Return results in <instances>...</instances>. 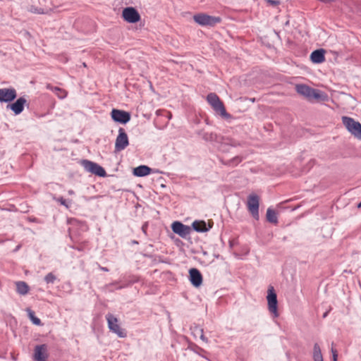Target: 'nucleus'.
<instances>
[{
	"label": "nucleus",
	"mask_w": 361,
	"mask_h": 361,
	"mask_svg": "<svg viewBox=\"0 0 361 361\" xmlns=\"http://www.w3.org/2000/svg\"><path fill=\"white\" fill-rule=\"evenodd\" d=\"M111 115L114 121L122 124H126L130 120V113L123 110L114 109L111 111Z\"/></svg>",
	"instance_id": "ddd939ff"
},
{
	"label": "nucleus",
	"mask_w": 361,
	"mask_h": 361,
	"mask_svg": "<svg viewBox=\"0 0 361 361\" xmlns=\"http://www.w3.org/2000/svg\"><path fill=\"white\" fill-rule=\"evenodd\" d=\"M188 348L190 350L205 358V357L202 354V353H206L203 348L199 347L196 344L190 345Z\"/></svg>",
	"instance_id": "7c9ffc66"
},
{
	"label": "nucleus",
	"mask_w": 361,
	"mask_h": 361,
	"mask_svg": "<svg viewBox=\"0 0 361 361\" xmlns=\"http://www.w3.org/2000/svg\"><path fill=\"white\" fill-rule=\"evenodd\" d=\"M106 319L108 327L111 331L115 333L120 338H125L126 336V331L120 327L118 319L116 317L109 313L106 315Z\"/></svg>",
	"instance_id": "0eeeda50"
},
{
	"label": "nucleus",
	"mask_w": 361,
	"mask_h": 361,
	"mask_svg": "<svg viewBox=\"0 0 361 361\" xmlns=\"http://www.w3.org/2000/svg\"><path fill=\"white\" fill-rule=\"evenodd\" d=\"M56 280V276L51 272L47 274L44 277V281L48 284L54 283Z\"/></svg>",
	"instance_id": "2f4dec72"
},
{
	"label": "nucleus",
	"mask_w": 361,
	"mask_h": 361,
	"mask_svg": "<svg viewBox=\"0 0 361 361\" xmlns=\"http://www.w3.org/2000/svg\"><path fill=\"white\" fill-rule=\"evenodd\" d=\"M117 283H118L117 282L111 283L109 284L108 286L109 287L114 286H116Z\"/></svg>",
	"instance_id": "58836bf2"
},
{
	"label": "nucleus",
	"mask_w": 361,
	"mask_h": 361,
	"mask_svg": "<svg viewBox=\"0 0 361 361\" xmlns=\"http://www.w3.org/2000/svg\"><path fill=\"white\" fill-rule=\"evenodd\" d=\"M207 100L208 103L212 106L213 109L218 114H219L222 117L229 118L230 114H228L225 109V106L223 102L220 100L218 95L215 93H209L207 97Z\"/></svg>",
	"instance_id": "7ed1b4c3"
},
{
	"label": "nucleus",
	"mask_w": 361,
	"mask_h": 361,
	"mask_svg": "<svg viewBox=\"0 0 361 361\" xmlns=\"http://www.w3.org/2000/svg\"><path fill=\"white\" fill-rule=\"evenodd\" d=\"M265 1L272 6H276L280 4V1L279 0H265Z\"/></svg>",
	"instance_id": "f704fd0d"
},
{
	"label": "nucleus",
	"mask_w": 361,
	"mask_h": 361,
	"mask_svg": "<svg viewBox=\"0 0 361 361\" xmlns=\"http://www.w3.org/2000/svg\"><path fill=\"white\" fill-rule=\"evenodd\" d=\"M129 145L128 137L124 129L120 128L118 130V135L115 142V151L121 152L125 149Z\"/></svg>",
	"instance_id": "1a4fd4ad"
},
{
	"label": "nucleus",
	"mask_w": 361,
	"mask_h": 361,
	"mask_svg": "<svg viewBox=\"0 0 361 361\" xmlns=\"http://www.w3.org/2000/svg\"><path fill=\"white\" fill-rule=\"evenodd\" d=\"M56 201L59 202L61 205L65 206L66 208L69 207V205L67 204L66 200L63 197H58L56 199Z\"/></svg>",
	"instance_id": "72a5a7b5"
},
{
	"label": "nucleus",
	"mask_w": 361,
	"mask_h": 361,
	"mask_svg": "<svg viewBox=\"0 0 361 361\" xmlns=\"http://www.w3.org/2000/svg\"><path fill=\"white\" fill-rule=\"evenodd\" d=\"M189 274L190 283L193 286L199 287L202 283V276L197 269H190Z\"/></svg>",
	"instance_id": "f3484780"
},
{
	"label": "nucleus",
	"mask_w": 361,
	"mask_h": 361,
	"mask_svg": "<svg viewBox=\"0 0 361 361\" xmlns=\"http://www.w3.org/2000/svg\"><path fill=\"white\" fill-rule=\"evenodd\" d=\"M314 361H324L321 348L318 343H315L313 348Z\"/></svg>",
	"instance_id": "b1692460"
},
{
	"label": "nucleus",
	"mask_w": 361,
	"mask_h": 361,
	"mask_svg": "<svg viewBox=\"0 0 361 361\" xmlns=\"http://www.w3.org/2000/svg\"><path fill=\"white\" fill-rule=\"evenodd\" d=\"M99 269H101L102 271H109V269L107 267H101L100 265L99 266Z\"/></svg>",
	"instance_id": "4c0bfd02"
},
{
	"label": "nucleus",
	"mask_w": 361,
	"mask_h": 361,
	"mask_svg": "<svg viewBox=\"0 0 361 361\" xmlns=\"http://www.w3.org/2000/svg\"><path fill=\"white\" fill-rule=\"evenodd\" d=\"M331 353H332V357H333V361H337V357H338L337 350L334 348H331Z\"/></svg>",
	"instance_id": "c9c22d12"
},
{
	"label": "nucleus",
	"mask_w": 361,
	"mask_h": 361,
	"mask_svg": "<svg viewBox=\"0 0 361 361\" xmlns=\"http://www.w3.org/2000/svg\"><path fill=\"white\" fill-rule=\"evenodd\" d=\"M243 159V157L241 156H236L231 159L227 160L226 161H223L224 164L231 166H235L239 164Z\"/></svg>",
	"instance_id": "bb28decb"
},
{
	"label": "nucleus",
	"mask_w": 361,
	"mask_h": 361,
	"mask_svg": "<svg viewBox=\"0 0 361 361\" xmlns=\"http://www.w3.org/2000/svg\"><path fill=\"white\" fill-rule=\"evenodd\" d=\"M195 23L202 26H214L221 21L220 17H215L205 13H198L193 16Z\"/></svg>",
	"instance_id": "39448f33"
},
{
	"label": "nucleus",
	"mask_w": 361,
	"mask_h": 361,
	"mask_svg": "<svg viewBox=\"0 0 361 361\" xmlns=\"http://www.w3.org/2000/svg\"><path fill=\"white\" fill-rule=\"evenodd\" d=\"M19 248H20V245H18V246L16 247V250H15L16 251V250H18Z\"/></svg>",
	"instance_id": "37998d69"
},
{
	"label": "nucleus",
	"mask_w": 361,
	"mask_h": 361,
	"mask_svg": "<svg viewBox=\"0 0 361 361\" xmlns=\"http://www.w3.org/2000/svg\"><path fill=\"white\" fill-rule=\"evenodd\" d=\"M342 122L353 135L361 140V124L358 121L348 116H343Z\"/></svg>",
	"instance_id": "20e7f679"
},
{
	"label": "nucleus",
	"mask_w": 361,
	"mask_h": 361,
	"mask_svg": "<svg viewBox=\"0 0 361 361\" xmlns=\"http://www.w3.org/2000/svg\"><path fill=\"white\" fill-rule=\"evenodd\" d=\"M357 207L361 208V202L358 204Z\"/></svg>",
	"instance_id": "79ce46f5"
},
{
	"label": "nucleus",
	"mask_w": 361,
	"mask_h": 361,
	"mask_svg": "<svg viewBox=\"0 0 361 361\" xmlns=\"http://www.w3.org/2000/svg\"><path fill=\"white\" fill-rule=\"evenodd\" d=\"M171 229L173 233L178 234L183 238H187L191 232L190 226H186L180 221H174L171 225Z\"/></svg>",
	"instance_id": "9b49d317"
},
{
	"label": "nucleus",
	"mask_w": 361,
	"mask_h": 361,
	"mask_svg": "<svg viewBox=\"0 0 361 361\" xmlns=\"http://www.w3.org/2000/svg\"><path fill=\"white\" fill-rule=\"evenodd\" d=\"M27 315H28L30 319L32 321V322L34 324L37 325V326L42 325V322H41L40 319H39L38 317H37L35 316V312L32 310H31L30 309H27Z\"/></svg>",
	"instance_id": "c85d7f7f"
},
{
	"label": "nucleus",
	"mask_w": 361,
	"mask_h": 361,
	"mask_svg": "<svg viewBox=\"0 0 361 361\" xmlns=\"http://www.w3.org/2000/svg\"><path fill=\"white\" fill-rule=\"evenodd\" d=\"M192 226L195 231L199 233L207 232L211 228L210 226L207 227L206 222L204 221H195Z\"/></svg>",
	"instance_id": "aec40b11"
},
{
	"label": "nucleus",
	"mask_w": 361,
	"mask_h": 361,
	"mask_svg": "<svg viewBox=\"0 0 361 361\" xmlns=\"http://www.w3.org/2000/svg\"><path fill=\"white\" fill-rule=\"evenodd\" d=\"M33 357L35 361H47L49 357L47 345L46 344L36 345Z\"/></svg>",
	"instance_id": "2eb2a0df"
},
{
	"label": "nucleus",
	"mask_w": 361,
	"mask_h": 361,
	"mask_svg": "<svg viewBox=\"0 0 361 361\" xmlns=\"http://www.w3.org/2000/svg\"><path fill=\"white\" fill-rule=\"evenodd\" d=\"M328 314V312H326L324 314H323V317H326Z\"/></svg>",
	"instance_id": "a19ab883"
},
{
	"label": "nucleus",
	"mask_w": 361,
	"mask_h": 361,
	"mask_svg": "<svg viewBox=\"0 0 361 361\" xmlns=\"http://www.w3.org/2000/svg\"><path fill=\"white\" fill-rule=\"evenodd\" d=\"M16 291L20 295H26L29 291L28 285L24 281H18L16 283Z\"/></svg>",
	"instance_id": "4be33fe9"
},
{
	"label": "nucleus",
	"mask_w": 361,
	"mask_h": 361,
	"mask_svg": "<svg viewBox=\"0 0 361 361\" xmlns=\"http://www.w3.org/2000/svg\"><path fill=\"white\" fill-rule=\"evenodd\" d=\"M224 145H230L233 147H241L243 146V143H241L239 141H237L231 137H221V147H223Z\"/></svg>",
	"instance_id": "412c9836"
},
{
	"label": "nucleus",
	"mask_w": 361,
	"mask_h": 361,
	"mask_svg": "<svg viewBox=\"0 0 361 361\" xmlns=\"http://www.w3.org/2000/svg\"><path fill=\"white\" fill-rule=\"evenodd\" d=\"M123 19L130 23H135L140 20V16L138 11L133 7H126L123 10Z\"/></svg>",
	"instance_id": "9d476101"
},
{
	"label": "nucleus",
	"mask_w": 361,
	"mask_h": 361,
	"mask_svg": "<svg viewBox=\"0 0 361 361\" xmlns=\"http://www.w3.org/2000/svg\"><path fill=\"white\" fill-rule=\"evenodd\" d=\"M28 11L32 13H36V14H44L45 13L44 10L42 8H38L35 6H31L28 8Z\"/></svg>",
	"instance_id": "473e14b6"
},
{
	"label": "nucleus",
	"mask_w": 361,
	"mask_h": 361,
	"mask_svg": "<svg viewBox=\"0 0 361 361\" xmlns=\"http://www.w3.org/2000/svg\"><path fill=\"white\" fill-rule=\"evenodd\" d=\"M26 103L27 100L24 97H20L13 104H8L6 108L12 110L16 115H18L24 110Z\"/></svg>",
	"instance_id": "dca6fc26"
},
{
	"label": "nucleus",
	"mask_w": 361,
	"mask_h": 361,
	"mask_svg": "<svg viewBox=\"0 0 361 361\" xmlns=\"http://www.w3.org/2000/svg\"><path fill=\"white\" fill-rule=\"evenodd\" d=\"M324 54L323 49L314 50L310 55V59L314 63H321L325 61Z\"/></svg>",
	"instance_id": "a211bd4d"
},
{
	"label": "nucleus",
	"mask_w": 361,
	"mask_h": 361,
	"mask_svg": "<svg viewBox=\"0 0 361 361\" xmlns=\"http://www.w3.org/2000/svg\"><path fill=\"white\" fill-rule=\"evenodd\" d=\"M191 329H192V334L194 336V337L196 338V331H197L198 333H200V339L202 341L205 342V343H208V341H209L208 338L207 337H205L204 335V330H203V329L199 327L198 326H195Z\"/></svg>",
	"instance_id": "a878e982"
},
{
	"label": "nucleus",
	"mask_w": 361,
	"mask_h": 361,
	"mask_svg": "<svg viewBox=\"0 0 361 361\" xmlns=\"http://www.w3.org/2000/svg\"><path fill=\"white\" fill-rule=\"evenodd\" d=\"M296 92L305 97L308 101H323L326 95L319 90L314 89L307 85L300 84L295 86Z\"/></svg>",
	"instance_id": "f257e3e1"
},
{
	"label": "nucleus",
	"mask_w": 361,
	"mask_h": 361,
	"mask_svg": "<svg viewBox=\"0 0 361 361\" xmlns=\"http://www.w3.org/2000/svg\"><path fill=\"white\" fill-rule=\"evenodd\" d=\"M82 164L85 169L88 172H90L99 177H105L106 175L104 169L94 162L89 160H83Z\"/></svg>",
	"instance_id": "6e6552de"
},
{
	"label": "nucleus",
	"mask_w": 361,
	"mask_h": 361,
	"mask_svg": "<svg viewBox=\"0 0 361 361\" xmlns=\"http://www.w3.org/2000/svg\"><path fill=\"white\" fill-rule=\"evenodd\" d=\"M47 88L54 92L60 99L66 97V92L58 87H52L50 84L47 85Z\"/></svg>",
	"instance_id": "393cba45"
},
{
	"label": "nucleus",
	"mask_w": 361,
	"mask_h": 361,
	"mask_svg": "<svg viewBox=\"0 0 361 361\" xmlns=\"http://www.w3.org/2000/svg\"><path fill=\"white\" fill-rule=\"evenodd\" d=\"M247 209L252 216L255 219L259 218V197L257 195H250L247 198Z\"/></svg>",
	"instance_id": "f8f14e48"
},
{
	"label": "nucleus",
	"mask_w": 361,
	"mask_h": 361,
	"mask_svg": "<svg viewBox=\"0 0 361 361\" xmlns=\"http://www.w3.org/2000/svg\"><path fill=\"white\" fill-rule=\"evenodd\" d=\"M68 193L69 195H73L75 192H74V191H73V190H69L68 191Z\"/></svg>",
	"instance_id": "ea45409f"
},
{
	"label": "nucleus",
	"mask_w": 361,
	"mask_h": 361,
	"mask_svg": "<svg viewBox=\"0 0 361 361\" xmlns=\"http://www.w3.org/2000/svg\"><path fill=\"white\" fill-rule=\"evenodd\" d=\"M69 223L71 225V227L68 228V233L71 239L75 243L74 245L71 246V247L74 250H77L78 251H83L87 244V241L83 240L80 241L78 238L77 234L74 231L75 227H79L82 230L85 231L87 229V226L77 219H73L69 221Z\"/></svg>",
	"instance_id": "f03ea898"
},
{
	"label": "nucleus",
	"mask_w": 361,
	"mask_h": 361,
	"mask_svg": "<svg viewBox=\"0 0 361 361\" xmlns=\"http://www.w3.org/2000/svg\"><path fill=\"white\" fill-rule=\"evenodd\" d=\"M138 281H139V277L135 276H132L129 277V279L128 280L126 283L121 285V286H118L115 288L120 290V289L126 288V287H128L135 283H137Z\"/></svg>",
	"instance_id": "cd10ccee"
},
{
	"label": "nucleus",
	"mask_w": 361,
	"mask_h": 361,
	"mask_svg": "<svg viewBox=\"0 0 361 361\" xmlns=\"http://www.w3.org/2000/svg\"><path fill=\"white\" fill-rule=\"evenodd\" d=\"M204 139L207 141H216L217 142L221 143V137L218 136L216 133H205L203 136Z\"/></svg>",
	"instance_id": "c756f323"
},
{
	"label": "nucleus",
	"mask_w": 361,
	"mask_h": 361,
	"mask_svg": "<svg viewBox=\"0 0 361 361\" xmlns=\"http://www.w3.org/2000/svg\"><path fill=\"white\" fill-rule=\"evenodd\" d=\"M250 100H251L252 102H254L255 101V98H253V99H250Z\"/></svg>",
	"instance_id": "c03bdc74"
},
{
	"label": "nucleus",
	"mask_w": 361,
	"mask_h": 361,
	"mask_svg": "<svg viewBox=\"0 0 361 361\" xmlns=\"http://www.w3.org/2000/svg\"><path fill=\"white\" fill-rule=\"evenodd\" d=\"M16 97L17 92L13 87L0 88V102H11L13 101Z\"/></svg>",
	"instance_id": "4468645a"
},
{
	"label": "nucleus",
	"mask_w": 361,
	"mask_h": 361,
	"mask_svg": "<svg viewBox=\"0 0 361 361\" xmlns=\"http://www.w3.org/2000/svg\"><path fill=\"white\" fill-rule=\"evenodd\" d=\"M268 310L274 317H279L277 295L273 286H269L267 291Z\"/></svg>",
	"instance_id": "423d86ee"
},
{
	"label": "nucleus",
	"mask_w": 361,
	"mask_h": 361,
	"mask_svg": "<svg viewBox=\"0 0 361 361\" xmlns=\"http://www.w3.org/2000/svg\"><path fill=\"white\" fill-rule=\"evenodd\" d=\"M266 216H267V219L269 222L274 224H278L277 214L275 212V210H274L273 209L268 208L267 210Z\"/></svg>",
	"instance_id": "5701e85b"
},
{
	"label": "nucleus",
	"mask_w": 361,
	"mask_h": 361,
	"mask_svg": "<svg viewBox=\"0 0 361 361\" xmlns=\"http://www.w3.org/2000/svg\"><path fill=\"white\" fill-rule=\"evenodd\" d=\"M197 336H200V333H198L197 331H196V337H197Z\"/></svg>",
	"instance_id": "a18cd8bd"
},
{
	"label": "nucleus",
	"mask_w": 361,
	"mask_h": 361,
	"mask_svg": "<svg viewBox=\"0 0 361 361\" xmlns=\"http://www.w3.org/2000/svg\"><path fill=\"white\" fill-rule=\"evenodd\" d=\"M147 223H145L142 226V231L145 234H147Z\"/></svg>",
	"instance_id": "e433bc0d"
},
{
	"label": "nucleus",
	"mask_w": 361,
	"mask_h": 361,
	"mask_svg": "<svg viewBox=\"0 0 361 361\" xmlns=\"http://www.w3.org/2000/svg\"><path fill=\"white\" fill-rule=\"evenodd\" d=\"M152 169L147 166L141 165L134 169L133 174L137 177H143L150 173Z\"/></svg>",
	"instance_id": "6ab92c4d"
}]
</instances>
